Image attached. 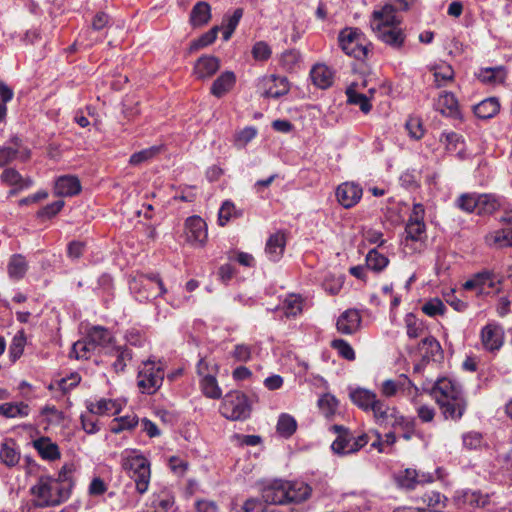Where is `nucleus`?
Listing matches in <instances>:
<instances>
[{"label":"nucleus","mask_w":512,"mask_h":512,"mask_svg":"<svg viewBox=\"0 0 512 512\" xmlns=\"http://www.w3.org/2000/svg\"><path fill=\"white\" fill-rule=\"evenodd\" d=\"M500 104L494 97L487 98L474 106V113L480 119H489L499 112Z\"/></svg>","instance_id":"obj_37"},{"label":"nucleus","mask_w":512,"mask_h":512,"mask_svg":"<svg viewBox=\"0 0 512 512\" xmlns=\"http://www.w3.org/2000/svg\"><path fill=\"white\" fill-rule=\"evenodd\" d=\"M160 151V148L157 146H152L150 148L141 150L131 155L129 163L131 165H140L152 158H154Z\"/></svg>","instance_id":"obj_57"},{"label":"nucleus","mask_w":512,"mask_h":512,"mask_svg":"<svg viewBox=\"0 0 512 512\" xmlns=\"http://www.w3.org/2000/svg\"><path fill=\"white\" fill-rule=\"evenodd\" d=\"M336 196L344 208H351L361 199L362 188L355 183L346 182L338 186Z\"/></svg>","instance_id":"obj_17"},{"label":"nucleus","mask_w":512,"mask_h":512,"mask_svg":"<svg viewBox=\"0 0 512 512\" xmlns=\"http://www.w3.org/2000/svg\"><path fill=\"white\" fill-rule=\"evenodd\" d=\"M352 402L364 411L371 410L375 421L386 410V404L377 398V395L364 388H357L350 393Z\"/></svg>","instance_id":"obj_10"},{"label":"nucleus","mask_w":512,"mask_h":512,"mask_svg":"<svg viewBox=\"0 0 512 512\" xmlns=\"http://www.w3.org/2000/svg\"><path fill=\"white\" fill-rule=\"evenodd\" d=\"M413 390H417V388L405 376L397 380H385L380 386L381 394L388 398L396 396L397 394H411Z\"/></svg>","instance_id":"obj_16"},{"label":"nucleus","mask_w":512,"mask_h":512,"mask_svg":"<svg viewBox=\"0 0 512 512\" xmlns=\"http://www.w3.org/2000/svg\"><path fill=\"white\" fill-rule=\"evenodd\" d=\"M359 85L352 83L346 90L348 103L358 105L363 113H368L372 105L370 104L369 98L358 92Z\"/></svg>","instance_id":"obj_36"},{"label":"nucleus","mask_w":512,"mask_h":512,"mask_svg":"<svg viewBox=\"0 0 512 512\" xmlns=\"http://www.w3.org/2000/svg\"><path fill=\"white\" fill-rule=\"evenodd\" d=\"M314 85L321 89L330 87L333 83V71L324 64H316L310 72Z\"/></svg>","instance_id":"obj_31"},{"label":"nucleus","mask_w":512,"mask_h":512,"mask_svg":"<svg viewBox=\"0 0 512 512\" xmlns=\"http://www.w3.org/2000/svg\"><path fill=\"white\" fill-rule=\"evenodd\" d=\"M376 423L385 428H393L394 430H403L414 427V420L401 415L394 408L386 406L381 415L377 418Z\"/></svg>","instance_id":"obj_13"},{"label":"nucleus","mask_w":512,"mask_h":512,"mask_svg":"<svg viewBox=\"0 0 512 512\" xmlns=\"http://www.w3.org/2000/svg\"><path fill=\"white\" fill-rule=\"evenodd\" d=\"M300 53L295 49L285 51L281 55L280 63L286 70H292L299 63Z\"/></svg>","instance_id":"obj_63"},{"label":"nucleus","mask_w":512,"mask_h":512,"mask_svg":"<svg viewBox=\"0 0 512 512\" xmlns=\"http://www.w3.org/2000/svg\"><path fill=\"white\" fill-rule=\"evenodd\" d=\"M241 215L242 212L236 209L234 203L226 200L219 209L218 223L225 226L231 219L239 218Z\"/></svg>","instance_id":"obj_46"},{"label":"nucleus","mask_w":512,"mask_h":512,"mask_svg":"<svg viewBox=\"0 0 512 512\" xmlns=\"http://www.w3.org/2000/svg\"><path fill=\"white\" fill-rule=\"evenodd\" d=\"M503 227L485 237L486 244L495 249L512 247V209L504 210L499 216Z\"/></svg>","instance_id":"obj_9"},{"label":"nucleus","mask_w":512,"mask_h":512,"mask_svg":"<svg viewBox=\"0 0 512 512\" xmlns=\"http://www.w3.org/2000/svg\"><path fill=\"white\" fill-rule=\"evenodd\" d=\"M9 143V146L0 148V167L6 166L17 158L20 138L15 136L11 138Z\"/></svg>","instance_id":"obj_45"},{"label":"nucleus","mask_w":512,"mask_h":512,"mask_svg":"<svg viewBox=\"0 0 512 512\" xmlns=\"http://www.w3.org/2000/svg\"><path fill=\"white\" fill-rule=\"evenodd\" d=\"M32 444L44 460L55 461L61 457L58 445L52 442L49 437H40L34 440Z\"/></svg>","instance_id":"obj_28"},{"label":"nucleus","mask_w":512,"mask_h":512,"mask_svg":"<svg viewBox=\"0 0 512 512\" xmlns=\"http://www.w3.org/2000/svg\"><path fill=\"white\" fill-rule=\"evenodd\" d=\"M121 466L128 476L134 481L136 491L143 495L150 485L151 463L137 449H125L121 455Z\"/></svg>","instance_id":"obj_5"},{"label":"nucleus","mask_w":512,"mask_h":512,"mask_svg":"<svg viewBox=\"0 0 512 512\" xmlns=\"http://www.w3.org/2000/svg\"><path fill=\"white\" fill-rule=\"evenodd\" d=\"M236 83V76L232 71L222 72L212 83L210 92L217 98L230 92Z\"/></svg>","instance_id":"obj_25"},{"label":"nucleus","mask_w":512,"mask_h":512,"mask_svg":"<svg viewBox=\"0 0 512 512\" xmlns=\"http://www.w3.org/2000/svg\"><path fill=\"white\" fill-rule=\"evenodd\" d=\"M364 40L363 34L356 28H345L338 36L343 52L359 60L366 58L369 53V45L364 44Z\"/></svg>","instance_id":"obj_8"},{"label":"nucleus","mask_w":512,"mask_h":512,"mask_svg":"<svg viewBox=\"0 0 512 512\" xmlns=\"http://www.w3.org/2000/svg\"><path fill=\"white\" fill-rule=\"evenodd\" d=\"M26 345V336L24 331H18L12 339V342L9 346V355L11 360L14 362L19 359Z\"/></svg>","instance_id":"obj_50"},{"label":"nucleus","mask_w":512,"mask_h":512,"mask_svg":"<svg viewBox=\"0 0 512 512\" xmlns=\"http://www.w3.org/2000/svg\"><path fill=\"white\" fill-rule=\"evenodd\" d=\"M445 310H446L445 305L438 298L429 300L422 307V311L430 317H434L436 315H442V314H444Z\"/></svg>","instance_id":"obj_61"},{"label":"nucleus","mask_w":512,"mask_h":512,"mask_svg":"<svg viewBox=\"0 0 512 512\" xmlns=\"http://www.w3.org/2000/svg\"><path fill=\"white\" fill-rule=\"evenodd\" d=\"M219 411L223 417L237 421L247 419L250 416L251 407L244 393L232 391L223 398Z\"/></svg>","instance_id":"obj_7"},{"label":"nucleus","mask_w":512,"mask_h":512,"mask_svg":"<svg viewBox=\"0 0 512 512\" xmlns=\"http://www.w3.org/2000/svg\"><path fill=\"white\" fill-rule=\"evenodd\" d=\"M286 245V238L283 232H276L271 235L266 243V252L269 254H283Z\"/></svg>","instance_id":"obj_51"},{"label":"nucleus","mask_w":512,"mask_h":512,"mask_svg":"<svg viewBox=\"0 0 512 512\" xmlns=\"http://www.w3.org/2000/svg\"><path fill=\"white\" fill-rule=\"evenodd\" d=\"M434 107L437 111H439L442 115L460 119L461 114L458 107V101L455 98L453 93L450 92H442L437 101L434 104Z\"/></svg>","instance_id":"obj_24"},{"label":"nucleus","mask_w":512,"mask_h":512,"mask_svg":"<svg viewBox=\"0 0 512 512\" xmlns=\"http://www.w3.org/2000/svg\"><path fill=\"white\" fill-rule=\"evenodd\" d=\"M30 410L25 402H6L0 405V415L5 418H25Z\"/></svg>","instance_id":"obj_32"},{"label":"nucleus","mask_w":512,"mask_h":512,"mask_svg":"<svg viewBox=\"0 0 512 512\" xmlns=\"http://www.w3.org/2000/svg\"><path fill=\"white\" fill-rule=\"evenodd\" d=\"M331 347L337 351V353L348 361L355 360V352L352 346L343 339H335L331 343Z\"/></svg>","instance_id":"obj_56"},{"label":"nucleus","mask_w":512,"mask_h":512,"mask_svg":"<svg viewBox=\"0 0 512 512\" xmlns=\"http://www.w3.org/2000/svg\"><path fill=\"white\" fill-rule=\"evenodd\" d=\"M388 263V258H365L364 265L352 266L349 268V272L354 277L365 280L368 271L379 273L387 267Z\"/></svg>","instance_id":"obj_22"},{"label":"nucleus","mask_w":512,"mask_h":512,"mask_svg":"<svg viewBox=\"0 0 512 512\" xmlns=\"http://www.w3.org/2000/svg\"><path fill=\"white\" fill-rule=\"evenodd\" d=\"M406 238L404 242L405 249L409 246H421L420 242L422 234L425 232V224L423 221H410L405 228Z\"/></svg>","instance_id":"obj_33"},{"label":"nucleus","mask_w":512,"mask_h":512,"mask_svg":"<svg viewBox=\"0 0 512 512\" xmlns=\"http://www.w3.org/2000/svg\"><path fill=\"white\" fill-rule=\"evenodd\" d=\"M41 415L47 418L49 424H60L64 420V413L53 405L44 406Z\"/></svg>","instance_id":"obj_62"},{"label":"nucleus","mask_w":512,"mask_h":512,"mask_svg":"<svg viewBox=\"0 0 512 512\" xmlns=\"http://www.w3.org/2000/svg\"><path fill=\"white\" fill-rule=\"evenodd\" d=\"M479 79L487 84H501L506 78V71L503 67L484 68L479 72Z\"/></svg>","instance_id":"obj_40"},{"label":"nucleus","mask_w":512,"mask_h":512,"mask_svg":"<svg viewBox=\"0 0 512 512\" xmlns=\"http://www.w3.org/2000/svg\"><path fill=\"white\" fill-rule=\"evenodd\" d=\"M396 9L391 4L384 5L372 13L370 26L376 36L386 44L394 47L402 46L404 35L398 28L400 21L395 14Z\"/></svg>","instance_id":"obj_4"},{"label":"nucleus","mask_w":512,"mask_h":512,"mask_svg":"<svg viewBox=\"0 0 512 512\" xmlns=\"http://www.w3.org/2000/svg\"><path fill=\"white\" fill-rule=\"evenodd\" d=\"M173 504L174 498L170 494L155 496L152 500L153 512H168Z\"/></svg>","instance_id":"obj_58"},{"label":"nucleus","mask_w":512,"mask_h":512,"mask_svg":"<svg viewBox=\"0 0 512 512\" xmlns=\"http://www.w3.org/2000/svg\"><path fill=\"white\" fill-rule=\"evenodd\" d=\"M418 350L423 361L435 359L442 351L439 342L433 336L424 337L418 345Z\"/></svg>","instance_id":"obj_35"},{"label":"nucleus","mask_w":512,"mask_h":512,"mask_svg":"<svg viewBox=\"0 0 512 512\" xmlns=\"http://www.w3.org/2000/svg\"><path fill=\"white\" fill-rule=\"evenodd\" d=\"M94 350L95 346L86 337L85 339L78 340L73 344L70 351V357H73L77 360L89 359Z\"/></svg>","instance_id":"obj_42"},{"label":"nucleus","mask_w":512,"mask_h":512,"mask_svg":"<svg viewBox=\"0 0 512 512\" xmlns=\"http://www.w3.org/2000/svg\"><path fill=\"white\" fill-rule=\"evenodd\" d=\"M86 408L95 415H114L119 413L121 406L116 400L101 398L95 402L87 401Z\"/></svg>","instance_id":"obj_29"},{"label":"nucleus","mask_w":512,"mask_h":512,"mask_svg":"<svg viewBox=\"0 0 512 512\" xmlns=\"http://www.w3.org/2000/svg\"><path fill=\"white\" fill-rule=\"evenodd\" d=\"M80 191V181L76 176H61L55 182L54 193L57 196H74L78 194Z\"/></svg>","instance_id":"obj_26"},{"label":"nucleus","mask_w":512,"mask_h":512,"mask_svg":"<svg viewBox=\"0 0 512 512\" xmlns=\"http://www.w3.org/2000/svg\"><path fill=\"white\" fill-rule=\"evenodd\" d=\"M499 208V203L495 197L491 195H478V204L476 214L488 215L494 213Z\"/></svg>","instance_id":"obj_48"},{"label":"nucleus","mask_w":512,"mask_h":512,"mask_svg":"<svg viewBox=\"0 0 512 512\" xmlns=\"http://www.w3.org/2000/svg\"><path fill=\"white\" fill-rule=\"evenodd\" d=\"M272 54L270 46L264 41H258L252 48L253 58L257 61H266Z\"/></svg>","instance_id":"obj_64"},{"label":"nucleus","mask_w":512,"mask_h":512,"mask_svg":"<svg viewBox=\"0 0 512 512\" xmlns=\"http://www.w3.org/2000/svg\"><path fill=\"white\" fill-rule=\"evenodd\" d=\"M422 500L427 505L426 512H443L448 501L446 496L437 491L425 493Z\"/></svg>","instance_id":"obj_39"},{"label":"nucleus","mask_w":512,"mask_h":512,"mask_svg":"<svg viewBox=\"0 0 512 512\" xmlns=\"http://www.w3.org/2000/svg\"><path fill=\"white\" fill-rule=\"evenodd\" d=\"M264 81L267 87L263 93L265 98H279L289 92V83L286 77L271 75Z\"/></svg>","instance_id":"obj_27"},{"label":"nucleus","mask_w":512,"mask_h":512,"mask_svg":"<svg viewBox=\"0 0 512 512\" xmlns=\"http://www.w3.org/2000/svg\"><path fill=\"white\" fill-rule=\"evenodd\" d=\"M211 19V6L205 1L197 2L189 17V22L193 27H200L206 25Z\"/></svg>","instance_id":"obj_30"},{"label":"nucleus","mask_w":512,"mask_h":512,"mask_svg":"<svg viewBox=\"0 0 512 512\" xmlns=\"http://www.w3.org/2000/svg\"><path fill=\"white\" fill-rule=\"evenodd\" d=\"M138 424L136 415H126L120 418H115L111 425V431L118 434L124 430H130Z\"/></svg>","instance_id":"obj_52"},{"label":"nucleus","mask_w":512,"mask_h":512,"mask_svg":"<svg viewBox=\"0 0 512 512\" xmlns=\"http://www.w3.org/2000/svg\"><path fill=\"white\" fill-rule=\"evenodd\" d=\"M124 338L129 345L143 347L147 343L145 332L136 327H132L125 332Z\"/></svg>","instance_id":"obj_55"},{"label":"nucleus","mask_w":512,"mask_h":512,"mask_svg":"<svg viewBox=\"0 0 512 512\" xmlns=\"http://www.w3.org/2000/svg\"><path fill=\"white\" fill-rule=\"evenodd\" d=\"M453 76L454 71L450 65H440L435 68L434 77L438 87L444 85L448 81H451Z\"/></svg>","instance_id":"obj_60"},{"label":"nucleus","mask_w":512,"mask_h":512,"mask_svg":"<svg viewBox=\"0 0 512 512\" xmlns=\"http://www.w3.org/2000/svg\"><path fill=\"white\" fill-rule=\"evenodd\" d=\"M318 406L323 415L329 418L335 414L338 407V401L335 396L326 393L319 398Z\"/></svg>","instance_id":"obj_54"},{"label":"nucleus","mask_w":512,"mask_h":512,"mask_svg":"<svg viewBox=\"0 0 512 512\" xmlns=\"http://www.w3.org/2000/svg\"><path fill=\"white\" fill-rule=\"evenodd\" d=\"M481 342L485 350L498 351L504 343V331L497 324H487L481 330Z\"/></svg>","instance_id":"obj_14"},{"label":"nucleus","mask_w":512,"mask_h":512,"mask_svg":"<svg viewBox=\"0 0 512 512\" xmlns=\"http://www.w3.org/2000/svg\"><path fill=\"white\" fill-rule=\"evenodd\" d=\"M362 317L357 309L345 310L337 319V331L344 335H352L359 331Z\"/></svg>","instance_id":"obj_15"},{"label":"nucleus","mask_w":512,"mask_h":512,"mask_svg":"<svg viewBox=\"0 0 512 512\" xmlns=\"http://www.w3.org/2000/svg\"><path fill=\"white\" fill-rule=\"evenodd\" d=\"M219 30V26H214L209 31L202 34L198 39L194 40L190 44V52H195L199 49L211 45L216 40Z\"/></svg>","instance_id":"obj_49"},{"label":"nucleus","mask_w":512,"mask_h":512,"mask_svg":"<svg viewBox=\"0 0 512 512\" xmlns=\"http://www.w3.org/2000/svg\"><path fill=\"white\" fill-rule=\"evenodd\" d=\"M0 461L9 468L18 465L20 461V452L16 449L13 440H6L1 444Z\"/></svg>","instance_id":"obj_34"},{"label":"nucleus","mask_w":512,"mask_h":512,"mask_svg":"<svg viewBox=\"0 0 512 512\" xmlns=\"http://www.w3.org/2000/svg\"><path fill=\"white\" fill-rule=\"evenodd\" d=\"M445 419L458 421L464 415L467 401L461 385L450 378L439 379L432 390Z\"/></svg>","instance_id":"obj_1"},{"label":"nucleus","mask_w":512,"mask_h":512,"mask_svg":"<svg viewBox=\"0 0 512 512\" xmlns=\"http://www.w3.org/2000/svg\"><path fill=\"white\" fill-rule=\"evenodd\" d=\"M405 326L407 336L411 339L418 338L424 334V323L411 313L405 316Z\"/></svg>","instance_id":"obj_47"},{"label":"nucleus","mask_w":512,"mask_h":512,"mask_svg":"<svg viewBox=\"0 0 512 512\" xmlns=\"http://www.w3.org/2000/svg\"><path fill=\"white\" fill-rule=\"evenodd\" d=\"M221 61L218 57L205 54L199 57L193 66V75L197 80L211 79L220 69Z\"/></svg>","instance_id":"obj_12"},{"label":"nucleus","mask_w":512,"mask_h":512,"mask_svg":"<svg viewBox=\"0 0 512 512\" xmlns=\"http://www.w3.org/2000/svg\"><path fill=\"white\" fill-rule=\"evenodd\" d=\"M312 488L303 481L275 480L262 490V498L273 505L300 504L311 496Z\"/></svg>","instance_id":"obj_2"},{"label":"nucleus","mask_w":512,"mask_h":512,"mask_svg":"<svg viewBox=\"0 0 512 512\" xmlns=\"http://www.w3.org/2000/svg\"><path fill=\"white\" fill-rule=\"evenodd\" d=\"M165 377V364L161 360L149 358L142 361L137 371V387L143 394L153 395L162 386Z\"/></svg>","instance_id":"obj_6"},{"label":"nucleus","mask_w":512,"mask_h":512,"mask_svg":"<svg viewBox=\"0 0 512 512\" xmlns=\"http://www.w3.org/2000/svg\"><path fill=\"white\" fill-rule=\"evenodd\" d=\"M257 134L254 127H246L237 132L234 138V144L237 148H244Z\"/></svg>","instance_id":"obj_59"},{"label":"nucleus","mask_w":512,"mask_h":512,"mask_svg":"<svg viewBox=\"0 0 512 512\" xmlns=\"http://www.w3.org/2000/svg\"><path fill=\"white\" fill-rule=\"evenodd\" d=\"M455 501L459 506L480 508L489 503V497L478 490L465 489L456 492Z\"/></svg>","instance_id":"obj_19"},{"label":"nucleus","mask_w":512,"mask_h":512,"mask_svg":"<svg viewBox=\"0 0 512 512\" xmlns=\"http://www.w3.org/2000/svg\"><path fill=\"white\" fill-rule=\"evenodd\" d=\"M186 241L193 246H202L208 237L207 225L199 216H191L185 221Z\"/></svg>","instance_id":"obj_11"},{"label":"nucleus","mask_w":512,"mask_h":512,"mask_svg":"<svg viewBox=\"0 0 512 512\" xmlns=\"http://www.w3.org/2000/svg\"><path fill=\"white\" fill-rule=\"evenodd\" d=\"M201 389L204 395L211 399H219L222 396V391L218 385L214 374H207L201 378L200 381Z\"/></svg>","instance_id":"obj_41"},{"label":"nucleus","mask_w":512,"mask_h":512,"mask_svg":"<svg viewBox=\"0 0 512 512\" xmlns=\"http://www.w3.org/2000/svg\"><path fill=\"white\" fill-rule=\"evenodd\" d=\"M32 496L31 506L34 508H47L60 505L65 502L71 494L70 485L62 484L50 476H41L37 482L30 487Z\"/></svg>","instance_id":"obj_3"},{"label":"nucleus","mask_w":512,"mask_h":512,"mask_svg":"<svg viewBox=\"0 0 512 512\" xmlns=\"http://www.w3.org/2000/svg\"><path fill=\"white\" fill-rule=\"evenodd\" d=\"M28 265L25 258H12L8 264V275L13 280H19L26 274Z\"/></svg>","instance_id":"obj_53"},{"label":"nucleus","mask_w":512,"mask_h":512,"mask_svg":"<svg viewBox=\"0 0 512 512\" xmlns=\"http://www.w3.org/2000/svg\"><path fill=\"white\" fill-rule=\"evenodd\" d=\"M87 339L95 348H101L104 354L110 347L116 345L112 332L103 326H93L87 333Z\"/></svg>","instance_id":"obj_21"},{"label":"nucleus","mask_w":512,"mask_h":512,"mask_svg":"<svg viewBox=\"0 0 512 512\" xmlns=\"http://www.w3.org/2000/svg\"><path fill=\"white\" fill-rule=\"evenodd\" d=\"M269 503L265 502V500L259 499H248L244 502L241 507L242 512H282L277 508L268 506ZM289 512H298L295 509H291Z\"/></svg>","instance_id":"obj_43"},{"label":"nucleus","mask_w":512,"mask_h":512,"mask_svg":"<svg viewBox=\"0 0 512 512\" xmlns=\"http://www.w3.org/2000/svg\"><path fill=\"white\" fill-rule=\"evenodd\" d=\"M303 300L301 296L296 294L288 295L282 303V306L277 308V311H281L286 317H295L302 312Z\"/></svg>","instance_id":"obj_38"},{"label":"nucleus","mask_w":512,"mask_h":512,"mask_svg":"<svg viewBox=\"0 0 512 512\" xmlns=\"http://www.w3.org/2000/svg\"><path fill=\"white\" fill-rule=\"evenodd\" d=\"M104 355L112 358L108 363L116 373L124 372L127 363L131 361L133 357L132 351L126 346L121 345L110 347Z\"/></svg>","instance_id":"obj_18"},{"label":"nucleus","mask_w":512,"mask_h":512,"mask_svg":"<svg viewBox=\"0 0 512 512\" xmlns=\"http://www.w3.org/2000/svg\"><path fill=\"white\" fill-rule=\"evenodd\" d=\"M502 278L500 275L495 274L491 271L484 270L482 272L476 273L472 278L468 279L463 284L464 290H473L477 288H483L487 285L489 288H494L497 284H500Z\"/></svg>","instance_id":"obj_23"},{"label":"nucleus","mask_w":512,"mask_h":512,"mask_svg":"<svg viewBox=\"0 0 512 512\" xmlns=\"http://www.w3.org/2000/svg\"><path fill=\"white\" fill-rule=\"evenodd\" d=\"M276 429L282 437L289 438L296 431L297 422L293 416L283 413L279 416Z\"/></svg>","instance_id":"obj_44"},{"label":"nucleus","mask_w":512,"mask_h":512,"mask_svg":"<svg viewBox=\"0 0 512 512\" xmlns=\"http://www.w3.org/2000/svg\"><path fill=\"white\" fill-rule=\"evenodd\" d=\"M331 430L338 434L337 438L331 444L332 451L338 455L354 453L353 437L348 432V430L340 425H333Z\"/></svg>","instance_id":"obj_20"}]
</instances>
